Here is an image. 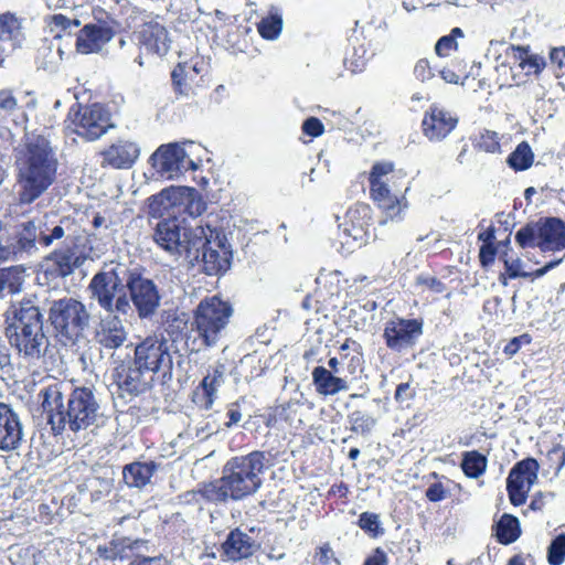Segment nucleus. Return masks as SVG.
Masks as SVG:
<instances>
[{
    "instance_id": "f257e3e1",
    "label": "nucleus",
    "mask_w": 565,
    "mask_h": 565,
    "mask_svg": "<svg viewBox=\"0 0 565 565\" xmlns=\"http://www.w3.org/2000/svg\"><path fill=\"white\" fill-rule=\"evenodd\" d=\"M10 343L29 361L39 360L47 350L43 316L32 299L13 302L6 312Z\"/></svg>"
},
{
    "instance_id": "f03ea898",
    "label": "nucleus",
    "mask_w": 565,
    "mask_h": 565,
    "mask_svg": "<svg viewBox=\"0 0 565 565\" xmlns=\"http://www.w3.org/2000/svg\"><path fill=\"white\" fill-rule=\"evenodd\" d=\"M56 163L45 137L33 135L28 138L25 148L17 157L19 175L24 189V201H33L52 183Z\"/></svg>"
},
{
    "instance_id": "7ed1b4c3",
    "label": "nucleus",
    "mask_w": 565,
    "mask_h": 565,
    "mask_svg": "<svg viewBox=\"0 0 565 565\" xmlns=\"http://www.w3.org/2000/svg\"><path fill=\"white\" fill-rule=\"evenodd\" d=\"M168 214L154 228V242L173 256L184 255L190 260H199L200 249L206 244L205 227L196 225L191 228L184 218Z\"/></svg>"
},
{
    "instance_id": "20e7f679",
    "label": "nucleus",
    "mask_w": 565,
    "mask_h": 565,
    "mask_svg": "<svg viewBox=\"0 0 565 565\" xmlns=\"http://www.w3.org/2000/svg\"><path fill=\"white\" fill-rule=\"evenodd\" d=\"M130 274L125 266L104 267L89 282L92 298L108 313L128 315L132 307L127 294V277Z\"/></svg>"
},
{
    "instance_id": "39448f33",
    "label": "nucleus",
    "mask_w": 565,
    "mask_h": 565,
    "mask_svg": "<svg viewBox=\"0 0 565 565\" xmlns=\"http://www.w3.org/2000/svg\"><path fill=\"white\" fill-rule=\"evenodd\" d=\"M233 312L228 301L218 296L206 297L193 311L192 331L204 347H214L225 334Z\"/></svg>"
},
{
    "instance_id": "423d86ee",
    "label": "nucleus",
    "mask_w": 565,
    "mask_h": 565,
    "mask_svg": "<svg viewBox=\"0 0 565 565\" xmlns=\"http://www.w3.org/2000/svg\"><path fill=\"white\" fill-rule=\"evenodd\" d=\"M265 468V454L253 451L246 456L234 457L223 468L232 500H242L255 493L262 486L260 473Z\"/></svg>"
},
{
    "instance_id": "0eeeda50",
    "label": "nucleus",
    "mask_w": 565,
    "mask_h": 565,
    "mask_svg": "<svg viewBox=\"0 0 565 565\" xmlns=\"http://www.w3.org/2000/svg\"><path fill=\"white\" fill-rule=\"evenodd\" d=\"M105 422L100 405L88 387H76L68 395L67 411L64 416L57 415V426L67 427L73 433L94 429Z\"/></svg>"
},
{
    "instance_id": "6e6552de",
    "label": "nucleus",
    "mask_w": 565,
    "mask_h": 565,
    "mask_svg": "<svg viewBox=\"0 0 565 565\" xmlns=\"http://www.w3.org/2000/svg\"><path fill=\"white\" fill-rule=\"evenodd\" d=\"M49 319L62 338L75 343L88 327L90 315L79 300L63 298L52 302Z\"/></svg>"
},
{
    "instance_id": "1a4fd4ad",
    "label": "nucleus",
    "mask_w": 565,
    "mask_h": 565,
    "mask_svg": "<svg viewBox=\"0 0 565 565\" xmlns=\"http://www.w3.org/2000/svg\"><path fill=\"white\" fill-rule=\"evenodd\" d=\"M151 209L162 214L163 212L180 216H200L206 210V203L201 194L193 188L170 186L151 198Z\"/></svg>"
},
{
    "instance_id": "9d476101",
    "label": "nucleus",
    "mask_w": 565,
    "mask_h": 565,
    "mask_svg": "<svg viewBox=\"0 0 565 565\" xmlns=\"http://www.w3.org/2000/svg\"><path fill=\"white\" fill-rule=\"evenodd\" d=\"M171 347L164 337L153 334L145 338L134 349L132 344L126 345V349L134 351V362L152 375L172 370Z\"/></svg>"
},
{
    "instance_id": "9b49d317",
    "label": "nucleus",
    "mask_w": 565,
    "mask_h": 565,
    "mask_svg": "<svg viewBox=\"0 0 565 565\" xmlns=\"http://www.w3.org/2000/svg\"><path fill=\"white\" fill-rule=\"evenodd\" d=\"M72 130L86 140H96L114 127L110 121V114L99 104L90 106L77 105L68 114Z\"/></svg>"
},
{
    "instance_id": "f8f14e48",
    "label": "nucleus",
    "mask_w": 565,
    "mask_h": 565,
    "mask_svg": "<svg viewBox=\"0 0 565 565\" xmlns=\"http://www.w3.org/2000/svg\"><path fill=\"white\" fill-rule=\"evenodd\" d=\"M129 303L134 306L140 319H151L161 302L157 285L140 273L130 271L127 277Z\"/></svg>"
},
{
    "instance_id": "ddd939ff",
    "label": "nucleus",
    "mask_w": 565,
    "mask_h": 565,
    "mask_svg": "<svg viewBox=\"0 0 565 565\" xmlns=\"http://www.w3.org/2000/svg\"><path fill=\"white\" fill-rule=\"evenodd\" d=\"M540 465L534 458L516 462L507 478V491L513 505L526 502L531 488L537 482Z\"/></svg>"
},
{
    "instance_id": "4468645a",
    "label": "nucleus",
    "mask_w": 565,
    "mask_h": 565,
    "mask_svg": "<svg viewBox=\"0 0 565 565\" xmlns=\"http://www.w3.org/2000/svg\"><path fill=\"white\" fill-rule=\"evenodd\" d=\"M422 334V320L397 318L386 322L383 338L390 350L402 353L413 349Z\"/></svg>"
},
{
    "instance_id": "2eb2a0df",
    "label": "nucleus",
    "mask_w": 565,
    "mask_h": 565,
    "mask_svg": "<svg viewBox=\"0 0 565 565\" xmlns=\"http://www.w3.org/2000/svg\"><path fill=\"white\" fill-rule=\"evenodd\" d=\"M150 160L156 171L167 179H175L189 170L196 169V164L178 143L159 147Z\"/></svg>"
},
{
    "instance_id": "dca6fc26",
    "label": "nucleus",
    "mask_w": 565,
    "mask_h": 565,
    "mask_svg": "<svg viewBox=\"0 0 565 565\" xmlns=\"http://www.w3.org/2000/svg\"><path fill=\"white\" fill-rule=\"evenodd\" d=\"M116 371V381L122 395L137 396L145 393L151 385L153 376L134 361L127 365L120 355H110Z\"/></svg>"
},
{
    "instance_id": "f3484780",
    "label": "nucleus",
    "mask_w": 565,
    "mask_h": 565,
    "mask_svg": "<svg viewBox=\"0 0 565 565\" xmlns=\"http://www.w3.org/2000/svg\"><path fill=\"white\" fill-rule=\"evenodd\" d=\"M73 390L70 383L54 382L40 391L39 395L43 398L42 407L47 414L49 424L55 434H62L67 429V427L57 426L55 419L57 415L64 416L66 413L67 403L65 404L64 399L68 398Z\"/></svg>"
},
{
    "instance_id": "a211bd4d",
    "label": "nucleus",
    "mask_w": 565,
    "mask_h": 565,
    "mask_svg": "<svg viewBox=\"0 0 565 565\" xmlns=\"http://www.w3.org/2000/svg\"><path fill=\"white\" fill-rule=\"evenodd\" d=\"M94 340L103 350L111 351V354L115 355H120L118 350L128 340V331L122 320L117 315L108 313L96 324Z\"/></svg>"
},
{
    "instance_id": "6ab92c4d",
    "label": "nucleus",
    "mask_w": 565,
    "mask_h": 565,
    "mask_svg": "<svg viewBox=\"0 0 565 565\" xmlns=\"http://www.w3.org/2000/svg\"><path fill=\"white\" fill-rule=\"evenodd\" d=\"M204 227L206 244L201 247L199 259L201 258L202 269L206 275H218L228 269L231 253L218 237L212 239L214 231L209 225Z\"/></svg>"
},
{
    "instance_id": "aec40b11",
    "label": "nucleus",
    "mask_w": 565,
    "mask_h": 565,
    "mask_svg": "<svg viewBox=\"0 0 565 565\" xmlns=\"http://www.w3.org/2000/svg\"><path fill=\"white\" fill-rule=\"evenodd\" d=\"M457 124L458 117L455 114L433 105L424 115L423 134L430 141H441L456 128Z\"/></svg>"
},
{
    "instance_id": "412c9836",
    "label": "nucleus",
    "mask_w": 565,
    "mask_h": 565,
    "mask_svg": "<svg viewBox=\"0 0 565 565\" xmlns=\"http://www.w3.org/2000/svg\"><path fill=\"white\" fill-rule=\"evenodd\" d=\"M23 440L24 429L19 414L10 405L0 403V450H15Z\"/></svg>"
},
{
    "instance_id": "4be33fe9",
    "label": "nucleus",
    "mask_w": 565,
    "mask_h": 565,
    "mask_svg": "<svg viewBox=\"0 0 565 565\" xmlns=\"http://www.w3.org/2000/svg\"><path fill=\"white\" fill-rule=\"evenodd\" d=\"M507 55L513 60L514 67L502 63L497 70L504 73L511 71L512 79L515 84H519L514 72L515 70L521 71L529 76L539 75L545 67L544 57L539 54L531 53L529 46L511 45L508 49Z\"/></svg>"
},
{
    "instance_id": "5701e85b",
    "label": "nucleus",
    "mask_w": 565,
    "mask_h": 565,
    "mask_svg": "<svg viewBox=\"0 0 565 565\" xmlns=\"http://www.w3.org/2000/svg\"><path fill=\"white\" fill-rule=\"evenodd\" d=\"M115 35L114 29L107 23H88L77 35L76 47L83 54L95 53L103 49Z\"/></svg>"
},
{
    "instance_id": "b1692460",
    "label": "nucleus",
    "mask_w": 565,
    "mask_h": 565,
    "mask_svg": "<svg viewBox=\"0 0 565 565\" xmlns=\"http://www.w3.org/2000/svg\"><path fill=\"white\" fill-rule=\"evenodd\" d=\"M146 547V541L132 540L126 536H114V539L105 545H98L96 553L100 558L115 561V559H129L135 557L137 559L142 548Z\"/></svg>"
},
{
    "instance_id": "393cba45",
    "label": "nucleus",
    "mask_w": 565,
    "mask_h": 565,
    "mask_svg": "<svg viewBox=\"0 0 565 565\" xmlns=\"http://www.w3.org/2000/svg\"><path fill=\"white\" fill-rule=\"evenodd\" d=\"M223 364L216 365L212 372H209L194 390L192 394V402L201 409L209 411L212 408L216 398V393L221 385L224 383Z\"/></svg>"
},
{
    "instance_id": "a878e982",
    "label": "nucleus",
    "mask_w": 565,
    "mask_h": 565,
    "mask_svg": "<svg viewBox=\"0 0 565 565\" xmlns=\"http://www.w3.org/2000/svg\"><path fill=\"white\" fill-rule=\"evenodd\" d=\"M138 40L148 52L166 55L170 50L171 40L163 24L157 20H150L141 25Z\"/></svg>"
},
{
    "instance_id": "bb28decb",
    "label": "nucleus",
    "mask_w": 565,
    "mask_h": 565,
    "mask_svg": "<svg viewBox=\"0 0 565 565\" xmlns=\"http://www.w3.org/2000/svg\"><path fill=\"white\" fill-rule=\"evenodd\" d=\"M539 248L542 252L565 249V222L558 217L541 218Z\"/></svg>"
},
{
    "instance_id": "cd10ccee",
    "label": "nucleus",
    "mask_w": 565,
    "mask_h": 565,
    "mask_svg": "<svg viewBox=\"0 0 565 565\" xmlns=\"http://www.w3.org/2000/svg\"><path fill=\"white\" fill-rule=\"evenodd\" d=\"M258 544L239 529L231 531L222 544L223 554L231 561H239L252 556Z\"/></svg>"
},
{
    "instance_id": "c85d7f7f",
    "label": "nucleus",
    "mask_w": 565,
    "mask_h": 565,
    "mask_svg": "<svg viewBox=\"0 0 565 565\" xmlns=\"http://www.w3.org/2000/svg\"><path fill=\"white\" fill-rule=\"evenodd\" d=\"M139 147L128 140H119L103 152L104 161L117 169L132 166L139 157Z\"/></svg>"
},
{
    "instance_id": "c756f323",
    "label": "nucleus",
    "mask_w": 565,
    "mask_h": 565,
    "mask_svg": "<svg viewBox=\"0 0 565 565\" xmlns=\"http://www.w3.org/2000/svg\"><path fill=\"white\" fill-rule=\"evenodd\" d=\"M312 383L320 395H335L349 390L350 385L344 375L327 371L324 366H317L312 370Z\"/></svg>"
},
{
    "instance_id": "7c9ffc66",
    "label": "nucleus",
    "mask_w": 565,
    "mask_h": 565,
    "mask_svg": "<svg viewBox=\"0 0 565 565\" xmlns=\"http://www.w3.org/2000/svg\"><path fill=\"white\" fill-rule=\"evenodd\" d=\"M157 469L158 465L154 461H135L124 467V480L129 487L142 488L150 482Z\"/></svg>"
},
{
    "instance_id": "2f4dec72",
    "label": "nucleus",
    "mask_w": 565,
    "mask_h": 565,
    "mask_svg": "<svg viewBox=\"0 0 565 565\" xmlns=\"http://www.w3.org/2000/svg\"><path fill=\"white\" fill-rule=\"evenodd\" d=\"M228 491L226 481H224V477L222 476L220 479L212 482L201 484L198 490L188 492L186 495H191L196 502H199V498H201L206 502L217 504L232 499V493Z\"/></svg>"
},
{
    "instance_id": "473e14b6",
    "label": "nucleus",
    "mask_w": 565,
    "mask_h": 565,
    "mask_svg": "<svg viewBox=\"0 0 565 565\" xmlns=\"http://www.w3.org/2000/svg\"><path fill=\"white\" fill-rule=\"evenodd\" d=\"M62 239L72 241V222L68 218L61 220L53 227H41L39 230V245L43 247L52 246L55 242Z\"/></svg>"
},
{
    "instance_id": "72a5a7b5",
    "label": "nucleus",
    "mask_w": 565,
    "mask_h": 565,
    "mask_svg": "<svg viewBox=\"0 0 565 565\" xmlns=\"http://www.w3.org/2000/svg\"><path fill=\"white\" fill-rule=\"evenodd\" d=\"M371 193L379 206L386 213V216L392 220L397 217L406 206L402 204V201L396 195L391 193L388 185L382 186L380 191H376V188H372Z\"/></svg>"
},
{
    "instance_id": "f704fd0d",
    "label": "nucleus",
    "mask_w": 565,
    "mask_h": 565,
    "mask_svg": "<svg viewBox=\"0 0 565 565\" xmlns=\"http://www.w3.org/2000/svg\"><path fill=\"white\" fill-rule=\"evenodd\" d=\"M521 534L519 520L511 514H503L495 526V535L499 542L510 544Z\"/></svg>"
},
{
    "instance_id": "c9c22d12",
    "label": "nucleus",
    "mask_w": 565,
    "mask_h": 565,
    "mask_svg": "<svg viewBox=\"0 0 565 565\" xmlns=\"http://www.w3.org/2000/svg\"><path fill=\"white\" fill-rule=\"evenodd\" d=\"M259 34L267 40H275L279 36L282 29V19L278 9L273 8L268 17L262 19L258 23Z\"/></svg>"
},
{
    "instance_id": "e433bc0d",
    "label": "nucleus",
    "mask_w": 565,
    "mask_h": 565,
    "mask_svg": "<svg viewBox=\"0 0 565 565\" xmlns=\"http://www.w3.org/2000/svg\"><path fill=\"white\" fill-rule=\"evenodd\" d=\"M487 458L478 451L465 452L461 469L469 478H478L486 471Z\"/></svg>"
},
{
    "instance_id": "4c0bfd02",
    "label": "nucleus",
    "mask_w": 565,
    "mask_h": 565,
    "mask_svg": "<svg viewBox=\"0 0 565 565\" xmlns=\"http://www.w3.org/2000/svg\"><path fill=\"white\" fill-rule=\"evenodd\" d=\"M191 71L196 72V68L193 67L190 70V67L184 64H178L173 68L171 78L173 89L177 95L189 97L192 94V87L188 82Z\"/></svg>"
},
{
    "instance_id": "58836bf2",
    "label": "nucleus",
    "mask_w": 565,
    "mask_h": 565,
    "mask_svg": "<svg viewBox=\"0 0 565 565\" xmlns=\"http://www.w3.org/2000/svg\"><path fill=\"white\" fill-rule=\"evenodd\" d=\"M534 154L527 142L523 141L518 145L515 150L509 156L508 163L514 170H526L533 163Z\"/></svg>"
},
{
    "instance_id": "ea45409f",
    "label": "nucleus",
    "mask_w": 565,
    "mask_h": 565,
    "mask_svg": "<svg viewBox=\"0 0 565 565\" xmlns=\"http://www.w3.org/2000/svg\"><path fill=\"white\" fill-rule=\"evenodd\" d=\"M39 230L34 222H28L23 225L20 233L17 248L21 252L32 253L39 244Z\"/></svg>"
},
{
    "instance_id": "a19ab883",
    "label": "nucleus",
    "mask_w": 565,
    "mask_h": 565,
    "mask_svg": "<svg viewBox=\"0 0 565 565\" xmlns=\"http://www.w3.org/2000/svg\"><path fill=\"white\" fill-rule=\"evenodd\" d=\"M348 418L351 430L361 435L369 434L376 425V419L372 415L360 409L353 411Z\"/></svg>"
},
{
    "instance_id": "79ce46f5",
    "label": "nucleus",
    "mask_w": 565,
    "mask_h": 565,
    "mask_svg": "<svg viewBox=\"0 0 565 565\" xmlns=\"http://www.w3.org/2000/svg\"><path fill=\"white\" fill-rule=\"evenodd\" d=\"M540 238V221L529 223L521 227L515 234V242L522 248L539 247Z\"/></svg>"
},
{
    "instance_id": "37998d69",
    "label": "nucleus",
    "mask_w": 565,
    "mask_h": 565,
    "mask_svg": "<svg viewBox=\"0 0 565 565\" xmlns=\"http://www.w3.org/2000/svg\"><path fill=\"white\" fill-rule=\"evenodd\" d=\"M50 259L53 262L58 276L65 277L73 273L76 260L74 253L70 250H55Z\"/></svg>"
},
{
    "instance_id": "c03bdc74",
    "label": "nucleus",
    "mask_w": 565,
    "mask_h": 565,
    "mask_svg": "<svg viewBox=\"0 0 565 565\" xmlns=\"http://www.w3.org/2000/svg\"><path fill=\"white\" fill-rule=\"evenodd\" d=\"M367 211H369V207L366 205H360V206H356L354 209H351L348 212V216L350 217L352 224H351L350 227L345 226L344 230H343V233L347 236L352 237L353 241L362 243L364 241V236L366 234L365 222H359V223L355 224L353 222V217L355 216V214H359L361 212L366 214Z\"/></svg>"
},
{
    "instance_id": "a18cd8bd",
    "label": "nucleus",
    "mask_w": 565,
    "mask_h": 565,
    "mask_svg": "<svg viewBox=\"0 0 565 565\" xmlns=\"http://www.w3.org/2000/svg\"><path fill=\"white\" fill-rule=\"evenodd\" d=\"M393 172V164L391 162L375 163L370 173L371 189L376 188V191L382 190V186L387 185L388 174Z\"/></svg>"
},
{
    "instance_id": "49530a36",
    "label": "nucleus",
    "mask_w": 565,
    "mask_h": 565,
    "mask_svg": "<svg viewBox=\"0 0 565 565\" xmlns=\"http://www.w3.org/2000/svg\"><path fill=\"white\" fill-rule=\"evenodd\" d=\"M20 22L11 13L0 15V38L2 40H15L20 35Z\"/></svg>"
},
{
    "instance_id": "de8ad7c7",
    "label": "nucleus",
    "mask_w": 565,
    "mask_h": 565,
    "mask_svg": "<svg viewBox=\"0 0 565 565\" xmlns=\"http://www.w3.org/2000/svg\"><path fill=\"white\" fill-rule=\"evenodd\" d=\"M547 561L551 565H561L565 561V534L556 536L547 550Z\"/></svg>"
},
{
    "instance_id": "09e8293b",
    "label": "nucleus",
    "mask_w": 565,
    "mask_h": 565,
    "mask_svg": "<svg viewBox=\"0 0 565 565\" xmlns=\"http://www.w3.org/2000/svg\"><path fill=\"white\" fill-rule=\"evenodd\" d=\"M18 109V100L11 89L0 90V120L13 115Z\"/></svg>"
},
{
    "instance_id": "8fccbe9b",
    "label": "nucleus",
    "mask_w": 565,
    "mask_h": 565,
    "mask_svg": "<svg viewBox=\"0 0 565 565\" xmlns=\"http://www.w3.org/2000/svg\"><path fill=\"white\" fill-rule=\"evenodd\" d=\"M478 148L486 152H497L500 149L498 134L494 131L487 130L481 134L478 143Z\"/></svg>"
},
{
    "instance_id": "3c124183",
    "label": "nucleus",
    "mask_w": 565,
    "mask_h": 565,
    "mask_svg": "<svg viewBox=\"0 0 565 565\" xmlns=\"http://www.w3.org/2000/svg\"><path fill=\"white\" fill-rule=\"evenodd\" d=\"M332 562L339 564L329 543H324L316 550L313 565H331Z\"/></svg>"
},
{
    "instance_id": "603ef678",
    "label": "nucleus",
    "mask_w": 565,
    "mask_h": 565,
    "mask_svg": "<svg viewBox=\"0 0 565 565\" xmlns=\"http://www.w3.org/2000/svg\"><path fill=\"white\" fill-rule=\"evenodd\" d=\"M379 515L370 512H363L359 519V526L370 533L376 534L379 529Z\"/></svg>"
},
{
    "instance_id": "864d4df0",
    "label": "nucleus",
    "mask_w": 565,
    "mask_h": 565,
    "mask_svg": "<svg viewBox=\"0 0 565 565\" xmlns=\"http://www.w3.org/2000/svg\"><path fill=\"white\" fill-rule=\"evenodd\" d=\"M457 41L454 35H446L438 40L435 46V51L439 56H447L451 51L457 50Z\"/></svg>"
},
{
    "instance_id": "5fc2aeb1",
    "label": "nucleus",
    "mask_w": 565,
    "mask_h": 565,
    "mask_svg": "<svg viewBox=\"0 0 565 565\" xmlns=\"http://www.w3.org/2000/svg\"><path fill=\"white\" fill-rule=\"evenodd\" d=\"M414 75L420 82H426L434 77V73L427 60H419L414 67Z\"/></svg>"
},
{
    "instance_id": "6e6d98bb",
    "label": "nucleus",
    "mask_w": 565,
    "mask_h": 565,
    "mask_svg": "<svg viewBox=\"0 0 565 565\" xmlns=\"http://www.w3.org/2000/svg\"><path fill=\"white\" fill-rule=\"evenodd\" d=\"M302 130L311 137H318L323 132V125L318 118L310 117L303 122Z\"/></svg>"
},
{
    "instance_id": "4d7b16f0",
    "label": "nucleus",
    "mask_w": 565,
    "mask_h": 565,
    "mask_svg": "<svg viewBox=\"0 0 565 565\" xmlns=\"http://www.w3.org/2000/svg\"><path fill=\"white\" fill-rule=\"evenodd\" d=\"M507 274L510 278L530 277V273L521 271L522 263L520 259L504 260Z\"/></svg>"
},
{
    "instance_id": "13d9d810",
    "label": "nucleus",
    "mask_w": 565,
    "mask_h": 565,
    "mask_svg": "<svg viewBox=\"0 0 565 565\" xmlns=\"http://www.w3.org/2000/svg\"><path fill=\"white\" fill-rule=\"evenodd\" d=\"M415 397V391L411 387L409 383H402L397 386L395 392V399L398 403L409 402Z\"/></svg>"
},
{
    "instance_id": "bf43d9fd",
    "label": "nucleus",
    "mask_w": 565,
    "mask_h": 565,
    "mask_svg": "<svg viewBox=\"0 0 565 565\" xmlns=\"http://www.w3.org/2000/svg\"><path fill=\"white\" fill-rule=\"evenodd\" d=\"M417 284L427 287L429 290L436 294H440L445 290V285L436 277H418Z\"/></svg>"
},
{
    "instance_id": "052dcab7",
    "label": "nucleus",
    "mask_w": 565,
    "mask_h": 565,
    "mask_svg": "<svg viewBox=\"0 0 565 565\" xmlns=\"http://www.w3.org/2000/svg\"><path fill=\"white\" fill-rule=\"evenodd\" d=\"M426 497L431 502H438L446 498V491L440 482H436L428 487Z\"/></svg>"
},
{
    "instance_id": "680f3d73",
    "label": "nucleus",
    "mask_w": 565,
    "mask_h": 565,
    "mask_svg": "<svg viewBox=\"0 0 565 565\" xmlns=\"http://www.w3.org/2000/svg\"><path fill=\"white\" fill-rule=\"evenodd\" d=\"M51 25H52V28H60L62 30H67L72 25L78 26L79 25V21L76 20V19L75 20H70L68 18H66L63 14H55V15L52 17Z\"/></svg>"
},
{
    "instance_id": "e2e57ef3",
    "label": "nucleus",
    "mask_w": 565,
    "mask_h": 565,
    "mask_svg": "<svg viewBox=\"0 0 565 565\" xmlns=\"http://www.w3.org/2000/svg\"><path fill=\"white\" fill-rule=\"evenodd\" d=\"M13 366L11 363V356L7 350L0 349V376H11Z\"/></svg>"
},
{
    "instance_id": "0e129e2a",
    "label": "nucleus",
    "mask_w": 565,
    "mask_h": 565,
    "mask_svg": "<svg viewBox=\"0 0 565 565\" xmlns=\"http://www.w3.org/2000/svg\"><path fill=\"white\" fill-rule=\"evenodd\" d=\"M495 256V249L490 244H484L480 248L479 258L482 266H488L493 263Z\"/></svg>"
},
{
    "instance_id": "69168bd1",
    "label": "nucleus",
    "mask_w": 565,
    "mask_h": 565,
    "mask_svg": "<svg viewBox=\"0 0 565 565\" xmlns=\"http://www.w3.org/2000/svg\"><path fill=\"white\" fill-rule=\"evenodd\" d=\"M547 458L556 462L555 473H558L565 463V452L561 448H553L547 452Z\"/></svg>"
},
{
    "instance_id": "338daca9",
    "label": "nucleus",
    "mask_w": 565,
    "mask_h": 565,
    "mask_svg": "<svg viewBox=\"0 0 565 565\" xmlns=\"http://www.w3.org/2000/svg\"><path fill=\"white\" fill-rule=\"evenodd\" d=\"M347 358H348V354H341L340 358H335V356L331 358L328 361L327 371H331L338 375H343L342 364H343L344 359H347Z\"/></svg>"
},
{
    "instance_id": "774afa93",
    "label": "nucleus",
    "mask_w": 565,
    "mask_h": 565,
    "mask_svg": "<svg viewBox=\"0 0 565 565\" xmlns=\"http://www.w3.org/2000/svg\"><path fill=\"white\" fill-rule=\"evenodd\" d=\"M166 563L167 561L163 557H138L130 565H166Z\"/></svg>"
}]
</instances>
